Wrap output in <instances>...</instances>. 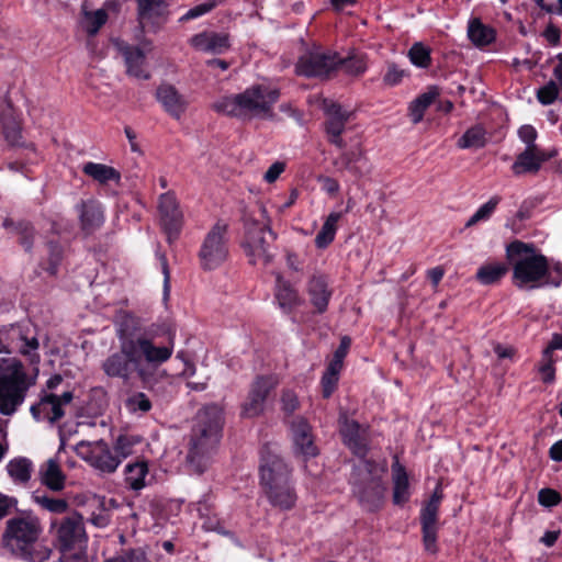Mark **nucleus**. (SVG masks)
<instances>
[{
    "mask_svg": "<svg viewBox=\"0 0 562 562\" xmlns=\"http://www.w3.org/2000/svg\"><path fill=\"white\" fill-rule=\"evenodd\" d=\"M120 323L121 331L126 336L124 350L135 357L137 375L145 381L148 374L140 364L142 360L154 368L168 361L173 352V338L170 336L166 346H156L155 339L166 331V327L156 323L146 324L131 313H124Z\"/></svg>",
    "mask_w": 562,
    "mask_h": 562,
    "instance_id": "nucleus-1",
    "label": "nucleus"
},
{
    "mask_svg": "<svg viewBox=\"0 0 562 562\" xmlns=\"http://www.w3.org/2000/svg\"><path fill=\"white\" fill-rule=\"evenodd\" d=\"M506 257L513 267L512 282L519 290L560 286L561 280L551 276L548 258L537 252L533 244L514 240L506 247Z\"/></svg>",
    "mask_w": 562,
    "mask_h": 562,
    "instance_id": "nucleus-2",
    "label": "nucleus"
},
{
    "mask_svg": "<svg viewBox=\"0 0 562 562\" xmlns=\"http://www.w3.org/2000/svg\"><path fill=\"white\" fill-rule=\"evenodd\" d=\"M280 98V90L265 85H254L241 93L225 95L212 104V109L232 117L252 115H272V106Z\"/></svg>",
    "mask_w": 562,
    "mask_h": 562,
    "instance_id": "nucleus-3",
    "label": "nucleus"
},
{
    "mask_svg": "<svg viewBox=\"0 0 562 562\" xmlns=\"http://www.w3.org/2000/svg\"><path fill=\"white\" fill-rule=\"evenodd\" d=\"M241 221L244 223V239L241 247L251 265L262 261L265 265L272 259L270 247L276 240L277 235L270 227V218L262 204H257L254 209L243 211Z\"/></svg>",
    "mask_w": 562,
    "mask_h": 562,
    "instance_id": "nucleus-4",
    "label": "nucleus"
},
{
    "mask_svg": "<svg viewBox=\"0 0 562 562\" xmlns=\"http://www.w3.org/2000/svg\"><path fill=\"white\" fill-rule=\"evenodd\" d=\"M386 471L385 460H361L353 467L350 476L352 493L364 510L375 512L381 508L385 493L382 479Z\"/></svg>",
    "mask_w": 562,
    "mask_h": 562,
    "instance_id": "nucleus-5",
    "label": "nucleus"
},
{
    "mask_svg": "<svg viewBox=\"0 0 562 562\" xmlns=\"http://www.w3.org/2000/svg\"><path fill=\"white\" fill-rule=\"evenodd\" d=\"M221 424H194L188 442L184 467L191 474H203L212 463L222 437Z\"/></svg>",
    "mask_w": 562,
    "mask_h": 562,
    "instance_id": "nucleus-6",
    "label": "nucleus"
},
{
    "mask_svg": "<svg viewBox=\"0 0 562 562\" xmlns=\"http://www.w3.org/2000/svg\"><path fill=\"white\" fill-rule=\"evenodd\" d=\"M42 532L40 518L32 513H24L7 520L2 543L12 554L30 559Z\"/></svg>",
    "mask_w": 562,
    "mask_h": 562,
    "instance_id": "nucleus-7",
    "label": "nucleus"
},
{
    "mask_svg": "<svg viewBox=\"0 0 562 562\" xmlns=\"http://www.w3.org/2000/svg\"><path fill=\"white\" fill-rule=\"evenodd\" d=\"M20 361L0 359V413L11 415L23 403L29 384Z\"/></svg>",
    "mask_w": 562,
    "mask_h": 562,
    "instance_id": "nucleus-8",
    "label": "nucleus"
},
{
    "mask_svg": "<svg viewBox=\"0 0 562 562\" xmlns=\"http://www.w3.org/2000/svg\"><path fill=\"white\" fill-rule=\"evenodd\" d=\"M339 68V54L322 48L305 52L295 65L296 74L306 78L329 79Z\"/></svg>",
    "mask_w": 562,
    "mask_h": 562,
    "instance_id": "nucleus-9",
    "label": "nucleus"
},
{
    "mask_svg": "<svg viewBox=\"0 0 562 562\" xmlns=\"http://www.w3.org/2000/svg\"><path fill=\"white\" fill-rule=\"evenodd\" d=\"M228 225L216 222L206 234L199 250V259L203 270H213L221 266L228 255Z\"/></svg>",
    "mask_w": 562,
    "mask_h": 562,
    "instance_id": "nucleus-10",
    "label": "nucleus"
},
{
    "mask_svg": "<svg viewBox=\"0 0 562 562\" xmlns=\"http://www.w3.org/2000/svg\"><path fill=\"white\" fill-rule=\"evenodd\" d=\"M443 498L442 490L438 484L430 498L425 503L420 510V525L423 533V543L426 552L436 554L437 532H438V512Z\"/></svg>",
    "mask_w": 562,
    "mask_h": 562,
    "instance_id": "nucleus-11",
    "label": "nucleus"
},
{
    "mask_svg": "<svg viewBox=\"0 0 562 562\" xmlns=\"http://www.w3.org/2000/svg\"><path fill=\"white\" fill-rule=\"evenodd\" d=\"M77 451L85 461L101 473H113L121 464L119 457L104 440L81 441Z\"/></svg>",
    "mask_w": 562,
    "mask_h": 562,
    "instance_id": "nucleus-12",
    "label": "nucleus"
},
{
    "mask_svg": "<svg viewBox=\"0 0 562 562\" xmlns=\"http://www.w3.org/2000/svg\"><path fill=\"white\" fill-rule=\"evenodd\" d=\"M323 111L326 116L324 131L327 140L339 149H344L346 142L342 139L341 135L352 116V112L344 109L341 104L327 99L323 101Z\"/></svg>",
    "mask_w": 562,
    "mask_h": 562,
    "instance_id": "nucleus-13",
    "label": "nucleus"
},
{
    "mask_svg": "<svg viewBox=\"0 0 562 562\" xmlns=\"http://www.w3.org/2000/svg\"><path fill=\"white\" fill-rule=\"evenodd\" d=\"M117 338L120 340V351L109 356L102 363L104 373L110 378H119L123 381H128L134 371L137 372V362L134 356H131L124 350L126 336L121 331V323H117Z\"/></svg>",
    "mask_w": 562,
    "mask_h": 562,
    "instance_id": "nucleus-14",
    "label": "nucleus"
},
{
    "mask_svg": "<svg viewBox=\"0 0 562 562\" xmlns=\"http://www.w3.org/2000/svg\"><path fill=\"white\" fill-rule=\"evenodd\" d=\"M291 469L280 457L274 445H266L261 450L260 484L282 483L291 480Z\"/></svg>",
    "mask_w": 562,
    "mask_h": 562,
    "instance_id": "nucleus-15",
    "label": "nucleus"
},
{
    "mask_svg": "<svg viewBox=\"0 0 562 562\" xmlns=\"http://www.w3.org/2000/svg\"><path fill=\"white\" fill-rule=\"evenodd\" d=\"M274 384L273 379L270 376L260 375L256 378L249 390L248 397L241 406V418H256L263 412L266 400Z\"/></svg>",
    "mask_w": 562,
    "mask_h": 562,
    "instance_id": "nucleus-16",
    "label": "nucleus"
},
{
    "mask_svg": "<svg viewBox=\"0 0 562 562\" xmlns=\"http://www.w3.org/2000/svg\"><path fill=\"white\" fill-rule=\"evenodd\" d=\"M158 210L161 226L167 234L168 241L171 243L178 237L182 226V213L176 196L170 192L161 194Z\"/></svg>",
    "mask_w": 562,
    "mask_h": 562,
    "instance_id": "nucleus-17",
    "label": "nucleus"
},
{
    "mask_svg": "<svg viewBox=\"0 0 562 562\" xmlns=\"http://www.w3.org/2000/svg\"><path fill=\"white\" fill-rule=\"evenodd\" d=\"M52 528H57L58 541L65 550H70L81 544L86 539L82 518L76 513L65 517L60 524L52 521Z\"/></svg>",
    "mask_w": 562,
    "mask_h": 562,
    "instance_id": "nucleus-18",
    "label": "nucleus"
},
{
    "mask_svg": "<svg viewBox=\"0 0 562 562\" xmlns=\"http://www.w3.org/2000/svg\"><path fill=\"white\" fill-rule=\"evenodd\" d=\"M74 394L64 392L60 396L55 394L44 395L37 404L31 406V413L35 419L44 418L47 422H56L64 416V405L70 404Z\"/></svg>",
    "mask_w": 562,
    "mask_h": 562,
    "instance_id": "nucleus-19",
    "label": "nucleus"
},
{
    "mask_svg": "<svg viewBox=\"0 0 562 562\" xmlns=\"http://www.w3.org/2000/svg\"><path fill=\"white\" fill-rule=\"evenodd\" d=\"M340 435L346 447L359 457V462L367 460L364 457L369 450L370 434L366 424H342Z\"/></svg>",
    "mask_w": 562,
    "mask_h": 562,
    "instance_id": "nucleus-20",
    "label": "nucleus"
},
{
    "mask_svg": "<svg viewBox=\"0 0 562 562\" xmlns=\"http://www.w3.org/2000/svg\"><path fill=\"white\" fill-rule=\"evenodd\" d=\"M306 292L310 303L315 308V313L324 314L333 295L328 279L324 274H313L306 283Z\"/></svg>",
    "mask_w": 562,
    "mask_h": 562,
    "instance_id": "nucleus-21",
    "label": "nucleus"
},
{
    "mask_svg": "<svg viewBox=\"0 0 562 562\" xmlns=\"http://www.w3.org/2000/svg\"><path fill=\"white\" fill-rule=\"evenodd\" d=\"M553 157V153H546L541 148H525L512 166L514 175H536L541 166Z\"/></svg>",
    "mask_w": 562,
    "mask_h": 562,
    "instance_id": "nucleus-22",
    "label": "nucleus"
},
{
    "mask_svg": "<svg viewBox=\"0 0 562 562\" xmlns=\"http://www.w3.org/2000/svg\"><path fill=\"white\" fill-rule=\"evenodd\" d=\"M269 503L277 508L291 509L296 502V493L292 480L282 483L261 485Z\"/></svg>",
    "mask_w": 562,
    "mask_h": 562,
    "instance_id": "nucleus-23",
    "label": "nucleus"
},
{
    "mask_svg": "<svg viewBox=\"0 0 562 562\" xmlns=\"http://www.w3.org/2000/svg\"><path fill=\"white\" fill-rule=\"evenodd\" d=\"M157 100L165 111L173 119L180 120L187 110L188 102L172 85H161L156 91Z\"/></svg>",
    "mask_w": 562,
    "mask_h": 562,
    "instance_id": "nucleus-24",
    "label": "nucleus"
},
{
    "mask_svg": "<svg viewBox=\"0 0 562 562\" xmlns=\"http://www.w3.org/2000/svg\"><path fill=\"white\" fill-rule=\"evenodd\" d=\"M119 50L124 57L128 76L142 80L150 78V74L144 68L146 59L145 54L139 47L121 43L119 44Z\"/></svg>",
    "mask_w": 562,
    "mask_h": 562,
    "instance_id": "nucleus-25",
    "label": "nucleus"
},
{
    "mask_svg": "<svg viewBox=\"0 0 562 562\" xmlns=\"http://www.w3.org/2000/svg\"><path fill=\"white\" fill-rule=\"evenodd\" d=\"M190 43L198 50L223 54L229 48V36L226 33L202 32L192 36Z\"/></svg>",
    "mask_w": 562,
    "mask_h": 562,
    "instance_id": "nucleus-26",
    "label": "nucleus"
},
{
    "mask_svg": "<svg viewBox=\"0 0 562 562\" xmlns=\"http://www.w3.org/2000/svg\"><path fill=\"white\" fill-rule=\"evenodd\" d=\"M140 24H159L165 20L168 3L165 0H135Z\"/></svg>",
    "mask_w": 562,
    "mask_h": 562,
    "instance_id": "nucleus-27",
    "label": "nucleus"
},
{
    "mask_svg": "<svg viewBox=\"0 0 562 562\" xmlns=\"http://www.w3.org/2000/svg\"><path fill=\"white\" fill-rule=\"evenodd\" d=\"M40 480L43 485L53 492H59L65 488L66 475L59 463L54 459L45 461L38 471Z\"/></svg>",
    "mask_w": 562,
    "mask_h": 562,
    "instance_id": "nucleus-28",
    "label": "nucleus"
},
{
    "mask_svg": "<svg viewBox=\"0 0 562 562\" xmlns=\"http://www.w3.org/2000/svg\"><path fill=\"white\" fill-rule=\"evenodd\" d=\"M293 445L296 452L304 457H315L318 449L314 443V437L310 424H292Z\"/></svg>",
    "mask_w": 562,
    "mask_h": 562,
    "instance_id": "nucleus-29",
    "label": "nucleus"
},
{
    "mask_svg": "<svg viewBox=\"0 0 562 562\" xmlns=\"http://www.w3.org/2000/svg\"><path fill=\"white\" fill-rule=\"evenodd\" d=\"M366 160L362 149L352 148L349 150H342L334 160L333 165L337 170H346L353 177L360 178L363 176V169L361 164Z\"/></svg>",
    "mask_w": 562,
    "mask_h": 562,
    "instance_id": "nucleus-30",
    "label": "nucleus"
},
{
    "mask_svg": "<svg viewBox=\"0 0 562 562\" xmlns=\"http://www.w3.org/2000/svg\"><path fill=\"white\" fill-rule=\"evenodd\" d=\"M393 471V503L403 505L409 499V482L405 468L395 459Z\"/></svg>",
    "mask_w": 562,
    "mask_h": 562,
    "instance_id": "nucleus-31",
    "label": "nucleus"
},
{
    "mask_svg": "<svg viewBox=\"0 0 562 562\" xmlns=\"http://www.w3.org/2000/svg\"><path fill=\"white\" fill-rule=\"evenodd\" d=\"M82 172L100 184H106L111 181L119 184L121 181L120 171L104 164L92 161L86 162L82 166Z\"/></svg>",
    "mask_w": 562,
    "mask_h": 562,
    "instance_id": "nucleus-32",
    "label": "nucleus"
},
{
    "mask_svg": "<svg viewBox=\"0 0 562 562\" xmlns=\"http://www.w3.org/2000/svg\"><path fill=\"white\" fill-rule=\"evenodd\" d=\"M276 300L285 313H290L295 306L301 304L297 291L281 277L277 278Z\"/></svg>",
    "mask_w": 562,
    "mask_h": 562,
    "instance_id": "nucleus-33",
    "label": "nucleus"
},
{
    "mask_svg": "<svg viewBox=\"0 0 562 562\" xmlns=\"http://www.w3.org/2000/svg\"><path fill=\"white\" fill-rule=\"evenodd\" d=\"M507 272L508 266L505 262L492 261L482 265L474 278L482 285H492L498 283Z\"/></svg>",
    "mask_w": 562,
    "mask_h": 562,
    "instance_id": "nucleus-34",
    "label": "nucleus"
},
{
    "mask_svg": "<svg viewBox=\"0 0 562 562\" xmlns=\"http://www.w3.org/2000/svg\"><path fill=\"white\" fill-rule=\"evenodd\" d=\"M9 476L19 484H26L31 480L33 463L25 457H18L7 464Z\"/></svg>",
    "mask_w": 562,
    "mask_h": 562,
    "instance_id": "nucleus-35",
    "label": "nucleus"
},
{
    "mask_svg": "<svg viewBox=\"0 0 562 562\" xmlns=\"http://www.w3.org/2000/svg\"><path fill=\"white\" fill-rule=\"evenodd\" d=\"M103 211L101 206L93 202H82L80 205V221L85 231H91L103 223Z\"/></svg>",
    "mask_w": 562,
    "mask_h": 562,
    "instance_id": "nucleus-36",
    "label": "nucleus"
},
{
    "mask_svg": "<svg viewBox=\"0 0 562 562\" xmlns=\"http://www.w3.org/2000/svg\"><path fill=\"white\" fill-rule=\"evenodd\" d=\"M341 216V212H331L326 217L321 231L317 233L315 237V246L317 248L324 249L333 243L337 232V223L339 222Z\"/></svg>",
    "mask_w": 562,
    "mask_h": 562,
    "instance_id": "nucleus-37",
    "label": "nucleus"
},
{
    "mask_svg": "<svg viewBox=\"0 0 562 562\" xmlns=\"http://www.w3.org/2000/svg\"><path fill=\"white\" fill-rule=\"evenodd\" d=\"M468 36L475 46L490 45L495 40V31L484 25L479 19L469 22Z\"/></svg>",
    "mask_w": 562,
    "mask_h": 562,
    "instance_id": "nucleus-38",
    "label": "nucleus"
},
{
    "mask_svg": "<svg viewBox=\"0 0 562 562\" xmlns=\"http://www.w3.org/2000/svg\"><path fill=\"white\" fill-rule=\"evenodd\" d=\"M147 473L148 465L146 461L142 460L128 463L124 470L125 482L132 490L138 491L145 486Z\"/></svg>",
    "mask_w": 562,
    "mask_h": 562,
    "instance_id": "nucleus-39",
    "label": "nucleus"
},
{
    "mask_svg": "<svg viewBox=\"0 0 562 562\" xmlns=\"http://www.w3.org/2000/svg\"><path fill=\"white\" fill-rule=\"evenodd\" d=\"M0 121L2 125V133L5 140L11 146L21 145L20 140L22 138L21 135V125L16 117L12 114L11 111L3 112L0 115Z\"/></svg>",
    "mask_w": 562,
    "mask_h": 562,
    "instance_id": "nucleus-40",
    "label": "nucleus"
},
{
    "mask_svg": "<svg viewBox=\"0 0 562 562\" xmlns=\"http://www.w3.org/2000/svg\"><path fill=\"white\" fill-rule=\"evenodd\" d=\"M4 227L12 226L14 232L19 235V244L24 248L25 251H31L35 238V229L29 222L13 223L7 218L3 221Z\"/></svg>",
    "mask_w": 562,
    "mask_h": 562,
    "instance_id": "nucleus-41",
    "label": "nucleus"
},
{
    "mask_svg": "<svg viewBox=\"0 0 562 562\" xmlns=\"http://www.w3.org/2000/svg\"><path fill=\"white\" fill-rule=\"evenodd\" d=\"M339 68L347 75L360 76L367 70L366 55L352 52L347 57L339 56Z\"/></svg>",
    "mask_w": 562,
    "mask_h": 562,
    "instance_id": "nucleus-42",
    "label": "nucleus"
},
{
    "mask_svg": "<svg viewBox=\"0 0 562 562\" xmlns=\"http://www.w3.org/2000/svg\"><path fill=\"white\" fill-rule=\"evenodd\" d=\"M486 144V131L482 125H475L465 131L458 140L460 148H482Z\"/></svg>",
    "mask_w": 562,
    "mask_h": 562,
    "instance_id": "nucleus-43",
    "label": "nucleus"
},
{
    "mask_svg": "<svg viewBox=\"0 0 562 562\" xmlns=\"http://www.w3.org/2000/svg\"><path fill=\"white\" fill-rule=\"evenodd\" d=\"M436 91H428L417 97L409 105V116L414 124L419 123L428 106L435 101Z\"/></svg>",
    "mask_w": 562,
    "mask_h": 562,
    "instance_id": "nucleus-44",
    "label": "nucleus"
},
{
    "mask_svg": "<svg viewBox=\"0 0 562 562\" xmlns=\"http://www.w3.org/2000/svg\"><path fill=\"white\" fill-rule=\"evenodd\" d=\"M501 200L502 198L498 195L492 196L486 203L481 205L479 210L468 220V222L465 223V227L469 228L476 225L479 222L487 221L494 213Z\"/></svg>",
    "mask_w": 562,
    "mask_h": 562,
    "instance_id": "nucleus-45",
    "label": "nucleus"
},
{
    "mask_svg": "<svg viewBox=\"0 0 562 562\" xmlns=\"http://www.w3.org/2000/svg\"><path fill=\"white\" fill-rule=\"evenodd\" d=\"M408 57L412 64L419 68H428L431 64L430 49L419 42L409 48Z\"/></svg>",
    "mask_w": 562,
    "mask_h": 562,
    "instance_id": "nucleus-46",
    "label": "nucleus"
},
{
    "mask_svg": "<svg viewBox=\"0 0 562 562\" xmlns=\"http://www.w3.org/2000/svg\"><path fill=\"white\" fill-rule=\"evenodd\" d=\"M34 501L42 508L53 514H64L68 510L69 504L66 499L54 498L47 495H34Z\"/></svg>",
    "mask_w": 562,
    "mask_h": 562,
    "instance_id": "nucleus-47",
    "label": "nucleus"
},
{
    "mask_svg": "<svg viewBox=\"0 0 562 562\" xmlns=\"http://www.w3.org/2000/svg\"><path fill=\"white\" fill-rule=\"evenodd\" d=\"M138 442L134 437L121 435L116 439L113 451L119 457L120 463L133 453V447Z\"/></svg>",
    "mask_w": 562,
    "mask_h": 562,
    "instance_id": "nucleus-48",
    "label": "nucleus"
},
{
    "mask_svg": "<svg viewBox=\"0 0 562 562\" xmlns=\"http://www.w3.org/2000/svg\"><path fill=\"white\" fill-rule=\"evenodd\" d=\"M300 400L293 390H283L280 397V408L285 416L293 415L300 408Z\"/></svg>",
    "mask_w": 562,
    "mask_h": 562,
    "instance_id": "nucleus-49",
    "label": "nucleus"
},
{
    "mask_svg": "<svg viewBox=\"0 0 562 562\" xmlns=\"http://www.w3.org/2000/svg\"><path fill=\"white\" fill-rule=\"evenodd\" d=\"M47 248L49 257L45 270L49 274L55 276L63 259V247L58 243L50 240L47 243Z\"/></svg>",
    "mask_w": 562,
    "mask_h": 562,
    "instance_id": "nucleus-50",
    "label": "nucleus"
},
{
    "mask_svg": "<svg viewBox=\"0 0 562 562\" xmlns=\"http://www.w3.org/2000/svg\"><path fill=\"white\" fill-rule=\"evenodd\" d=\"M199 422H220L224 419V411L223 407L216 403H211L204 405L198 412Z\"/></svg>",
    "mask_w": 562,
    "mask_h": 562,
    "instance_id": "nucleus-51",
    "label": "nucleus"
},
{
    "mask_svg": "<svg viewBox=\"0 0 562 562\" xmlns=\"http://www.w3.org/2000/svg\"><path fill=\"white\" fill-rule=\"evenodd\" d=\"M559 95V87L555 81L550 80L537 91V99L543 105L552 104Z\"/></svg>",
    "mask_w": 562,
    "mask_h": 562,
    "instance_id": "nucleus-52",
    "label": "nucleus"
},
{
    "mask_svg": "<svg viewBox=\"0 0 562 562\" xmlns=\"http://www.w3.org/2000/svg\"><path fill=\"white\" fill-rule=\"evenodd\" d=\"M22 345L20 346V352L24 356H27L31 363H38L40 356L36 352L38 349V340L36 337H26L21 335Z\"/></svg>",
    "mask_w": 562,
    "mask_h": 562,
    "instance_id": "nucleus-53",
    "label": "nucleus"
},
{
    "mask_svg": "<svg viewBox=\"0 0 562 562\" xmlns=\"http://www.w3.org/2000/svg\"><path fill=\"white\" fill-rule=\"evenodd\" d=\"M125 406L130 412H148L151 408L149 398L144 393H136L128 397L125 402Z\"/></svg>",
    "mask_w": 562,
    "mask_h": 562,
    "instance_id": "nucleus-54",
    "label": "nucleus"
},
{
    "mask_svg": "<svg viewBox=\"0 0 562 562\" xmlns=\"http://www.w3.org/2000/svg\"><path fill=\"white\" fill-rule=\"evenodd\" d=\"M104 562H150L143 549H131Z\"/></svg>",
    "mask_w": 562,
    "mask_h": 562,
    "instance_id": "nucleus-55",
    "label": "nucleus"
},
{
    "mask_svg": "<svg viewBox=\"0 0 562 562\" xmlns=\"http://www.w3.org/2000/svg\"><path fill=\"white\" fill-rule=\"evenodd\" d=\"M220 0H206L205 2L198 4L190 10L186 14L180 18V21H189L196 18H200L209 12H211L218 4Z\"/></svg>",
    "mask_w": 562,
    "mask_h": 562,
    "instance_id": "nucleus-56",
    "label": "nucleus"
},
{
    "mask_svg": "<svg viewBox=\"0 0 562 562\" xmlns=\"http://www.w3.org/2000/svg\"><path fill=\"white\" fill-rule=\"evenodd\" d=\"M518 137L520 138L521 142H524L526 144V148H533V149L540 148L536 144L538 133L532 125L526 124V125L520 126L518 130Z\"/></svg>",
    "mask_w": 562,
    "mask_h": 562,
    "instance_id": "nucleus-57",
    "label": "nucleus"
},
{
    "mask_svg": "<svg viewBox=\"0 0 562 562\" xmlns=\"http://www.w3.org/2000/svg\"><path fill=\"white\" fill-rule=\"evenodd\" d=\"M539 372L542 374V381L544 383H552L555 379L554 359L552 356L544 357L539 366Z\"/></svg>",
    "mask_w": 562,
    "mask_h": 562,
    "instance_id": "nucleus-58",
    "label": "nucleus"
},
{
    "mask_svg": "<svg viewBox=\"0 0 562 562\" xmlns=\"http://www.w3.org/2000/svg\"><path fill=\"white\" fill-rule=\"evenodd\" d=\"M89 25L87 32L91 35L95 34L100 27L105 24L108 14L104 10L100 9L88 15Z\"/></svg>",
    "mask_w": 562,
    "mask_h": 562,
    "instance_id": "nucleus-59",
    "label": "nucleus"
},
{
    "mask_svg": "<svg viewBox=\"0 0 562 562\" xmlns=\"http://www.w3.org/2000/svg\"><path fill=\"white\" fill-rule=\"evenodd\" d=\"M538 502L544 507L557 506L561 502V495L552 488H542L538 493Z\"/></svg>",
    "mask_w": 562,
    "mask_h": 562,
    "instance_id": "nucleus-60",
    "label": "nucleus"
},
{
    "mask_svg": "<svg viewBox=\"0 0 562 562\" xmlns=\"http://www.w3.org/2000/svg\"><path fill=\"white\" fill-rule=\"evenodd\" d=\"M404 75L405 71L400 69L397 65L392 63L387 65V70L383 77V81L387 86H396L402 81Z\"/></svg>",
    "mask_w": 562,
    "mask_h": 562,
    "instance_id": "nucleus-61",
    "label": "nucleus"
},
{
    "mask_svg": "<svg viewBox=\"0 0 562 562\" xmlns=\"http://www.w3.org/2000/svg\"><path fill=\"white\" fill-rule=\"evenodd\" d=\"M338 380L339 378L337 375L331 376L330 373L324 372L321 380L323 397L328 398L331 396L337 387Z\"/></svg>",
    "mask_w": 562,
    "mask_h": 562,
    "instance_id": "nucleus-62",
    "label": "nucleus"
},
{
    "mask_svg": "<svg viewBox=\"0 0 562 562\" xmlns=\"http://www.w3.org/2000/svg\"><path fill=\"white\" fill-rule=\"evenodd\" d=\"M318 182L321 183L322 189L329 195H335L340 189L338 181L331 177L321 176L318 178Z\"/></svg>",
    "mask_w": 562,
    "mask_h": 562,
    "instance_id": "nucleus-63",
    "label": "nucleus"
},
{
    "mask_svg": "<svg viewBox=\"0 0 562 562\" xmlns=\"http://www.w3.org/2000/svg\"><path fill=\"white\" fill-rule=\"evenodd\" d=\"M284 170V164L277 161L273 162L265 173V180L268 183L274 182Z\"/></svg>",
    "mask_w": 562,
    "mask_h": 562,
    "instance_id": "nucleus-64",
    "label": "nucleus"
}]
</instances>
